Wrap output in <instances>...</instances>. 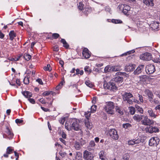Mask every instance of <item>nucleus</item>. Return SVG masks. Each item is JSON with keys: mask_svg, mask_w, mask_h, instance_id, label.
Returning <instances> with one entry per match:
<instances>
[{"mask_svg": "<svg viewBox=\"0 0 160 160\" xmlns=\"http://www.w3.org/2000/svg\"><path fill=\"white\" fill-rule=\"evenodd\" d=\"M51 92L45 91L44 92L42 93V95L44 96H45L49 95L50 94Z\"/></svg>", "mask_w": 160, "mask_h": 160, "instance_id": "nucleus-57", "label": "nucleus"}, {"mask_svg": "<svg viewBox=\"0 0 160 160\" xmlns=\"http://www.w3.org/2000/svg\"><path fill=\"white\" fill-rule=\"evenodd\" d=\"M60 36L57 33H53L52 35V38L53 39H57Z\"/></svg>", "mask_w": 160, "mask_h": 160, "instance_id": "nucleus-45", "label": "nucleus"}, {"mask_svg": "<svg viewBox=\"0 0 160 160\" xmlns=\"http://www.w3.org/2000/svg\"><path fill=\"white\" fill-rule=\"evenodd\" d=\"M60 135L62 136V137L64 139H66L67 137L66 134L63 132Z\"/></svg>", "mask_w": 160, "mask_h": 160, "instance_id": "nucleus-64", "label": "nucleus"}, {"mask_svg": "<svg viewBox=\"0 0 160 160\" xmlns=\"http://www.w3.org/2000/svg\"><path fill=\"white\" fill-rule=\"evenodd\" d=\"M29 77L28 76L25 77L23 81V82L25 84L27 85L29 83Z\"/></svg>", "mask_w": 160, "mask_h": 160, "instance_id": "nucleus-35", "label": "nucleus"}, {"mask_svg": "<svg viewBox=\"0 0 160 160\" xmlns=\"http://www.w3.org/2000/svg\"><path fill=\"white\" fill-rule=\"evenodd\" d=\"M131 127V125L129 123H126L123 124V127L124 128L127 129Z\"/></svg>", "mask_w": 160, "mask_h": 160, "instance_id": "nucleus-47", "label": "nucleus"}, {"mask_svg": "<svg viewBox=\"0 0 160 160\" xmlns=\"http://www.w3.org/2000/svg\"><path fill=\"white\" fill-rule=\"evenodd\" d=\"M9 35L10 37V39L11 41H12L14 38H15L16 36V33L13 30L9 32Z\"/></svg>", "mask_w": 160, "mask_h": 160, "instance_id": "nucleus-23", "label": "nucleus"}, {"mask_svg": "<svg viewBox=\"0 0 160 160\" xmlns=\"http://www.w3.org/2000/svg\"><path fill=\"white\" fill-rule=\"evenodd\" d=\"M114 81L115 83L118 84V82H122L123 80V78L122 77L118 76L114 78Z\"/></svg>", "mask_w": 160, "mask_h": 160, "instance_id": "nucleus-20", "label": "nucleus"}, {"mask_svg": "<svg viewBox=\"0 0 160 160\" xmlns=\"http://www.w3.org/2000/svg\"><path fill=\"white\" fill-rule=\"evenodd\" d=\"M72 123L71 121H68L66 122L65 127V128L68 130H72Z\"/></svg>", "mask_w": 160, "mask_h": 160, "instance_id": "nucleus-25", "label": "nucleus"}, {"mask_svg": "<svg viewBox=\"0 0 160 160\" xmlns=\"http://www.w3.org/2000/svg\"><path fill=\"white\" fill-rule=\"evenodd\" d=\"M81 146L79 142L76 141L74 145V147L77 150H79L81 148Z\"/></svg>", "mask_w": 160, "mask_h": 160, "instance_id": "nucleus-29", "label": "nucleus"}, {"mask_svg": "<svg viewBox=\"0 0 160 160\" xmlns=\"http://www.w3.org/2000/svg\"><path fill=\"white\" fill-rule=\"evenodd\" d=\"M84 10V13L86 15H88L89 13H90L91 11V8H86L83 9Z\"/></svg>", "mask_w": 160, "mask_h": 160, "instance_id": "nucleus-37", "label": "nucleus"}, {"mask_svg": "<svg viewBox=\"0 0 160 160\" xmlns=\"http://www.w3.org/2000/svg\"><path fill=\"white\" fill-rule=\"evenodd\" d=\"M145 66L143 65H139L137 69L134 71L133 73L134 74L138 75L144 69Z\"/></svg>", "mask_w": 160, "mask_h": 160, "instance_id": "nucleus-11", "label": "nucleus"}, {"mask_svg": "<svg viewBox=\"0 0 160 160\" xmlns=\"http://www.w3.org/2000/svg\"><path fill=\"white\" fill-rule=\"evenodd\" d=\"M83 56L86 59L89 58L91 56V53L88 49L86 48H84L82 52Z\"/></svg>", "mask_w": 160, "mask_h": 160, "instance_id": "nucleus-12", "label": "nucleus"}, {"mask_svg": "<svg viewBox=\"0 0 160 160\" xmlns=\"http://www.w3.org/2000/svg\"><path fill=\"white\" fill-rule=\"evenodd\" d=\"M65 121V118L63 117L61 118V119L59 120V122L62 123V124H63Z\"/></svg>", "mask_w": 160, "mask_h": 160, "instance_id": "nucleus-56", "label": "nucleus"}, {"mask_svg": "<svg viewBox=\"0 0 160 160\" xmlns=\"http://www.w3.org/2000/svg\"><path fill=\"white\" fill-rule=\"evenodd\" d=\"M148 112L149 114V116L153 118H155L157 117V115L155 114L151 109H150L148 111Z\"/></svg>", "mask_w": 160, "mask_h": 160, "instance_id": "nucleus-24", "label": "nucleus"}, {"mask_svg": "<svg viewBox=\"0 0 160 160\" xmlns=\"http://www.w3.org/2000/svg\"><path fill=\"white\" fill-rule=\"evenodd\" d=\"M99 158L104 157V152L103 151H102L99 153Z\"/></svg>", "mask_w": 160, "mask_h": 160, "instance_id": "nucleus-61", "label": "nucleus"}, {"mask_svg": "<svg viewBox=\"0 0 160 160\" xmlns=\"http://www.w3.org/2000/svg\"><path fill=\"white\" fill-rule=\"evenodd\" d=\"M72 123V129H73L76 131L80 130L81 126L79 124V121L77 119H72L71 120Z\"/></svg>", "mask_w": 160, "mask_h": 160, "instance_id": "nucleus-4", "label": "nucleus"}, {"mask_svg": "<svg viewBox=\"0 0 160 160\" xmlns=\"http://www.w3.org/2000/svg\"><path fill=\"white\" fill-rule=\"evenodd\" d=\"M143 2L148 7H152L154 6L153 0H143Z\"/></svg>", "mask_w": 160, "mask_h": 160, "instance_id": "nucleus-15", "label": "nucleus"}, {"mask_svg": "<svg viewBox=\"0 0 160 160\" xmlns=\"http://www.w3.org/2000/svg\"><path fill=\"white\" fill-rule=\"evenodd\" d=\"M125 6V5L124 4H121L120 5H119L118 6V8L120 10L123 12Z\"/></svg>", "mask_w": 160, "mask_h": 160, "instance_id": "nucleus-51", "label": "nucleus"}, {"mask_svg": "<svg viewBox=\"0 0 160 160\" xmlns=\"http://www.w3.org/2000/svg\"><path fill=\"white\" fill-rule=\"evenodd\" d=\"M122 97L123 100L124 101H126L127 103L130 104H132V100L130 99L133 97V96L132 93L130 92H125L122 94Z\"/></svg>", "mask_w": 160, "mask_h": 160, "instance_id": "nucleus-3", "label": "nucleus"}, {"mask_svg": "<svg viewBox=\"0 0 160 160\" xmlns=\"http://www.w3.org/2000/svg\"><path fill=\"white\" fill-rule=\"evenodd\" d=\"M138 96L139 98V99L140 101L139 102H143V97H142V96L141 95H140L138 93Z\"/></svg>", "mask_w": 160, "mask_h": 160, "instance_id": "nucleus-50", "label": "nucleus"}, {"mask_svg": "<svg viewBox=\"0 0 160 160\" xmlns=\"http://www.w3.org/2000/svg\"><path fill=\"white\" fill-rule=\"evenodd\" d=\"M143 117V115L135 114L133 117V118L134 120L137 121V122H139L141 121L142 119V118Z\"/></svg>", "mask_w": 160, "mask_h": 160, "instance_id": "nucleus-19", "label": "nucleus"}, {"mask_svg": "<svg viewBox=\"0 0 160 160\" xmlns=\"http://www.w3.org/2000/svg\"><path fill=\"white\" fill-rule=\"evenodd\" d=\"M23 122V121L22 120H20L19 119H17L15 120L16 122L18 124H20L22 123Z\"/></svg>", "mask_w": 160, "mask_h": 160, "instance_id": "nucleus-60", "label": "nucleus"}, {"mask_svg": "<svg viewBox=\"0 0 160 160\" xmlns=\"http://www.w3.org/2000/svg\"><path fill=\"white\" fill-rule=\"evenodd\" d=\"M58 132L59 135H60L63 132V131L62 130V128L61 127L58 128Z\"/></svg>", "mask_w": 160, "mask_h": 160, "instance_id": "nucleus-58", "label": "nucleus"}, {"mask_svg": "<svg viewBox=\"0 0 160 160\" xmlns=\"http://www.w3.org/2000/svg\"><path fill=\"white\" fill-rule=\"evenodd\" d=\"M23 95L26 98H28L32 97V93L28 91H25L22 92Z\"/></svg>", "mask_w": 160, "mask_h": 160, "instance_id": "nucleus-27", "label": "nucleus"}, {"mask_svg": "<svg viewBox=\"0 0 160 160\" xmlns=\"http://www.w3.org/2000/svg\"><path fill=\"white\" fill-rule=\"evenodd\" d=\"M116 74L117 75L125 76L126 77H127L128 76V74H127L126 72H117Z\"/></svg>", "mask_w": 160, "mask_h": 160, "instance_id": "nucleus-40", "label": "nucleus"}, {"mask_svg": "<svg viewBox=\"0 0 160 160\" xmlns=\"http://www.w3.org/2000/svg\"><path fill=\"white\" fill-rule=\"evenodd\" d=\"M93 155L90 152L86 150L83 152V158L85 160H94Z\"/></svg>", "mask_w": 160, "mask_h": 160, "instance_id": "nucleus-10", "label": "nucleus"}, {"mask_svg": "<svg viewBox=\"0 0 160 160\" xmlns=\"http://www.w3.org/2000/svg\"><path fill=\"white\" fill-rule=\"evenodd\" d=\"M5 132L8 136V139H11L13 138V134L12 132L8 126L6 127V130L5 131Z\"/></svg>", "mask_w": 160, "mask_h": 160, "instance_id": "nucleus-14", "label": "nucleus"}, {"mask_svg": "<svg viewBox=\"0 0 160 160\" xmlns=\"http://www.w3.org/2000/svg\"><path fill=\"white\" fill-rule=\"evenodd\" d=\"M140 58L143 60L145 61H149L152 59V55L148 52H146L142 54L140 57Z\"/></svg>", "mask_w": 160, "mask_h": 160, "instance_id": "nucleus-9", "label": "nucleus"}, {"mask_svg": "<svg viewBox=\"0 0 160 160\" xmlns=\"http://www.w3.org/2000/svg\"><path fill=\"white\" fill-rule=\"evenodd\" d=\"M111 72H117L121 70L120 66H112L111 68Z\"/></svg>", "mask_w": 160, "mask_h": 160, "instance_id": "nucleus-22", "label": "nucleus"}, {"mask_svg": "<svg viewBox=\"0 0 160 160\" xmlns=\"http://www.w3.org/2000/svg\"><path fill=\"white\" fill-rule=\"evenodd\" d=\"M145 130L146 132H149L151 133L153 132V127L152 126L147 127L145 128Z\"/></svg>", "mask_w": 160, "mask_h": 160, "instance_id": "nucleus-28", "label": "nucleus"}, {"mask_svg": "<svg viewBox=\"0 0 160 160\" xmlns=\"http://www.w3.org/2000/svg\"><path fill=\"white\" fill-rule=\"evenodd\" d=\"M76 75H78L79 74H80V75H82L83 74L84 72L83 70H81L80 71L79 69H77L76 70Z\"/></svg>", "mask_w": 160, "mask_h": 160, "instance_id": "nucleus-46", "label": "nucleus"}, {"mask_svg": "<svg viewBox=\"0 0 160 160\" xmlns=\"http://www.w3.org/2000/svg\"><path fill=\"white\" fill-rule=\"evenodd\" d=\"M135 107L136 110L140 113L142 114L143 113V110L142 108L137 105L135 106Z\"/></svg>", "mask_w": 160, "mask_h": 160, "instance_id": "nucleus-31", "label": "nucleus"}, {"mask_svg": "<svg viewBox=\"0 0 160 160\" xmlns=\"http://www.w3.org/2000/svg\"><path fill=\"white\" fill-rule=\"evenodd\" d=\"M85 125L87 128L89 129H91L92 128V125H90V123L88 121L85 122Z\"/></svg>", "mask_w": 160, "mask_h": 160, "instance_id": "nucleus-42", "label": "nucleus"}, {"mask_svg": "<svg viewBox=\"0 0 160 160\" xmlns=\"http://www.w3.org/2000/svg\"><path fill=\"white\" fill-rule=\"evenodd\" d=\"M129 110L130 113L132 115H133L135 112V109L133 107H130L129 108Z\"/></svg>", "mask_w": 160, "mask_h": 160, "instance_id": "nucleus-32", "label": "nucleus"}, {"mask_svg": "<svg viewBox=\"0 0 160 160\" xmlns=\"http://www.w3.org/2000/svg\"><path fill=\"white\" fill-rule=\"evenodd\" d=\"M80 144L81 146H82L86 143L85 141L82 139L80 140Z\"/></svg>", "mask_w": 160, "mask_h": 160, "instance_id": "nucleus-62", "label": "nucleus"}, {"mask_svg": "<svg viewBox=\"0 0 160 160\" xmlns=\"http://www.w3.org/2000/svg\"><path fill=\"white\" fill-rule=\"evenodd\" d=\"M130 158V156L128 154H126L123 157V160H128Z\"/></svg>", "mask_w": 160, "mask_h": 160, "instance_id": "nucleus-52", "label": "nucleus"}, {"mask_svg": "<svg viewBox=\"0 0 160 160\" xmlns=\"http://www.w3.org/2000/svg\"><path fill=\"white\" fill-rule=\"evenodd\" d=\"M141 122L142 124L144 125L149 126L154 123L153 120L149 119L147 116L145 115H143Z\"/></svg>", "mask_w": 160, "mask_h": 160, "instance_id": "nucleus-5", "label": "nucleus"}, {"mask_svg": "<svg viewBox=\"0 0 160 160\" xmlns=\"http://www.w3.org/2000/svg\"><path fill=\"white\" fill-rule=\"evenodd\" d=\"M97 108V106L96 105H92L91 108V112L92 113L94 112Z\"/></svg>", "mask_w": 160, "mask_h": 160, "instance_id": "nucleus-43", "label": "nucleus"}, {"mask_svg": "<svg viewBox=\"0 0 160 160\" xmlns=\"http://www.w3.org/2000/svg\"><path fill=\"white\" fill-rule=\"evenodd\" d=\"M59 153L60 155L62 157H65L66 155V153L65 152H63L62 151H60Z\"/></svg>", "mask_w": 160, "mask_h": 160, "instance_id": "nucleus-54", "label": "nucleus"}, {"mask_svg": "<svg viewBox=\"0 0 160 160\" xmlns=\"http://www.w3.org/2000/svg\"><path fill=\"white\" fill-rule=\"evenodd\" d=\"M105 10L106 11L110 13H111V8L109 6H107L106 7H105Z\"/></svg>", "mask_w": 160, "mask_h": 160, "instance_id": "nucleus-53", "label": "nucleus"}, {"mask_svg": "<svg viewBox=\"0 0 160 160\" xmlns=\"http://www.w3.org/2000/svg\"><path fill=\"white\" fill-rule=\"evenodd\" d=\"M78 7V9L80 10H83V7L84 6V4L82 2H80L78 4H77Z\"/></svg>", "mask_w": 160, "mask_h": 160, "instance_id": "nucleus-33", "label": "nucleus"}, {"mask_svg": "<svg viewBox=\"0 0 160 160\" xmlns=\"http://www.w3.org/2000/svg\"><path fill=\"white\" fill-rule=\"evenodd\" d=\"M75 158L73 160H82V154L80 152H76L74 154Z\"/></svg>", "mask_w": 160, "mask_h": 160, "instance_id": "nucleus-16", "label": "nucleus"}, {"mask_svg": "<svg viewBox=\"0 0 160 160\" xmlns=\"http://www.w3.org/2000/svg\"><path fill=\"white\" fill-rule=\"evenodd\" d=\"M11 147H8L7 149L6 152L8 154H10L12 152L13 149L11 148Z\"/></svg>", "mask_w": 160, "mask_h": 160, "instance_id": "nucleus-41", "label": "nucleus"}, {"mask_svg": "<svg viewBox=\"0 0 160 160\" xmlns=\"http://www.w3.org/2000/svg\"><path fill=\"white\" fill-rule=\"evenodd\" d=\"M130 7L128 5H125L123 11V12L124 14L128 15V13L130 10Z\"/></svg>", "mask_w": 160, "mask_h": 160, "instance_id": "nucleus-21", "label": "nucleus"}, {"mask_svg": "<svg viewBox=\"0 0 160 160\" xmlns=\"http://www.w3.org/2000/svg\"><path fill=\"white\" fill-rule=\"evenodd\" d=\"M153 102L156 104H158L159 103V101L158 98H154L153 100Z\"/></svg>", "mask_w": 160, "mask_h": 160, "instance_id": "nucleus-63", "label": "nucleus"}, {"mask_svg": "<svg viewBox=\"0 0 160 160\" xmlns=\"http://www.w3.org/2000/svg\"><path fill=\"white\" fill-rule=\"evenodd\" d=\"M115 107L114 103L111 102L106 103V105L104 107L105 111L107 113L113 114L114 113L113 109Z\"/></svg>", "mask_w": 160, "mask_h": 160, "instance_id": "nucleus-1", "label": "nucleus"}, {"mask_svg": "<svg viewBox=\"0 0 160 160\" xmlns=\"http://www.w3.org/2000/svg\"><path fill=\"white\" fill-rule=\"evenodd\" d=\"M137 140H130L128 142V144L129 145H133L135 144L138 143V142H137Z\"/></svg>", "mask_w": 160, "mask_h": 160, "instance_id": "nucleus-39", "label": "nucleus"}, {"mask_svg": "<svg viewBox=\"0 0 160 160\" xmlns=\"http://www.w3.org/2000/svg\"><path fill=\"white\" fill-rule=\"evenodd\" d=\"M144 92L145 94L148 96V98H153V95L152 92L148 89H146L145 90Z\"/></svg>", "mask_w": 160, "mask_h": 160, "instance_id": "nucleus-26", "label": "nucleus"}, {"mask_svg": "<svg viewBox=\"0 0 160 160\" xmlns=\"http://www.w3.org/2000/svg\"><path fill=\"white\" fill-rule=\"evenodd\" d=\"M84 70L85 72L89 73L91 72L92 71V70L90 69L89 67L88 66H86L85 67Z\"/></svg>", "mask_w": 160, "mask_h": 160, "instance_id": "nucleus-44", "label": "nucleus"}, {"mask_svg": "<svg viewBox=\"0 0 160 160\" xmlns=\"http://www.w3.org/2000/svg\"><path fill=\"white\" fill-rule=\"evenodd\" d=\"M112 23H115V24L121 23H122V21L119 19H112Z\"/></svg>", "mask_w": 160, "mask_h": 160, "instance_id": "nucleus-38", "label": "nucleus"}, {"mask_svg": "<svg viewBox=\"0 0 160 160\" xmlns=\"http://www.w3.org/2000/svg\"><path fill=\"white\" fill-rule=\"evenodd\" d=\"M115 109L116 112L119 113L120 115H122L123 114L124 112L122 109L118 106L115 107Z\"/></svg>", "mask_w": 160, "mask_h": 160, "instance_id": "nucleus-30", "label": "nucleus"}, {"mask_svg": "<svg viewBox=\"0 0 160 160\" xmlns=\"http://www.w3.org/2000/svg\"><path fill=\"white\" fill-rule=\"evenodd\" d=\"M146 71L148 74L153 73L156 71L155 67L152 64L147 65L145 67Z\"/></svg>", "mask_w": 160, "mask_h": 160, "instance_id": "nucleus-7", "label": "nucleus"}, {"mask_svg": "<svg viewBox=\"0 0 160 160\" xmlns=\"http://www.w3.org/2000/svg\"><path fill=\"white\" fill-rule=\"evenodd\" d=\"M160 142L159 138L157 137L152 138L149 141V145L150 146H157Z\"/></svg>", "mask_w": 160, "mask_h": 160, "instance_id": "nucleus-8", "label": "nucleus"}, {"mask_svg": "<svg viewBox=\"0 0 160 160\" xmlns=\"http://www.w3.org/2000/svg\"><path fill=\"white\" fill-rule=\"evenodd\" d=\"M95 146V144L94 141H91L89 143V145L88 147V149L89 151H91L94 149Z\"/></svg>", "mask_w": 160, "mask_h": 160, "instance_id": "nucleus-17", "label": "nucleus"}, {"mask_svg": "<svg viewBox=\"0 0 160 160\" xmlns=\"http://www.w3.org/2000/svg\"><path fill=\"white\" fill-rule=\"evenodd\" d=\"M108 133L109 136L115 140H117L118 138V135L117 130L114 129H111L109 130Z\"/></svg>", "mask_w": 160, "mask_h": 160, "instance_id": "nucleus-6", "label": "nucleus"}, {"mask_svg": "<svg viewBox=\"0 0 160 160\" xmlns=\"http://www.w3.org/2000/svg\"><path fill=\"white\" fill-rule=\"evenodd\" d=\"M153 132H158L159 131V129L155 127H153Z\"/></svg>", "mask_w": 160, "mask_h": 160, "instance_id": "nucleus-59", "label": "nucleus"}, {"mask_svg": "<svg viewBox=\"0 0 160 160\" xmlns=\"http://www.w3.org/2000/svg\"><path fill=\"white\" fill-rule=\"evenodd\" d=\"M153 61L155 63H160V58H157L154 59Z\"/></svg>", "mask_w": 160, "mask_h": 160, "instance_id": "nucleus-55", "label": "nucleus"}, {"mask_svg": "<svg viewBox=\"0 0 160 160\" xmlns=\"http://www.w3.org/2000/svg\"><path fill=\"white\" fill-rule=\"evenodd\" d=\"M159 24L158 22L154 21L151 24V26L152 29L155 30L159 28Z\"/></svg>", "mask_w": 160, "mask_h": 160, "instance_id": "nucleus-18", "label": "nucleus"}, {"mask_svg": "<svg viewBox=\"0 0 160 160\" xmlns=\"http://www.w3.org/2000/svg\"><path fill=\"white\" fill-rule=\"evenodd\" d=\"M135 65L132 64L127 65L125 66V70L127 72H132L134 70Z\"/></svg>", "mask_w": 160, "mask_h": 160, "instance_id": "nucleus-13", "label": "nucleus"}, {"mask_svg": "<svg viewBox=\"0 0 160 160\" xmlns=\"http://www.w3.org/2000/svg\"><path fill=\"white\" fill-rule=\"evenodd\" d=\"M85 84L87 86L90 88H92L94 86L92 83L89 80L86 81L85 82Z\"/></svg>", "mask_w": 160, "mask_h": 160, "instance_id": "nucleus-36", "label": "nucleus"}, {"mask_svg": "<svg viewBox=\"0 0 160 160\" xmlns=\"http://www.w3.org/2000/svg\"><path fill=\"white\" fill-rule=\"evenodd\" d=\"M111 67L110 66H107L104 68V71L106 72H111Z\"/></svg>", "mask_w": 160, "mask_h": 160, "instance_id": "nucleus-48", "label": "nucleus"}, {"mask_svg": "<svg viewBox=\"0 0 160 160\" xmlns=\"http://www.w3.org/2000/svg\"><path fill=\"white\" fill-rule=\"evenodd\" d=\"M50 65L49 64H48L46 66H45L44 67L43 69L45 71H50L51 70V69H50Z\"/></svg>", "mask_w": 160, "mask_h": 160, "instance_id": "nucleus-49", "label": "nucleus"}, {"mask_svg": "<svg viewBox=\"0 0 160 160\" xmlns=\"http://www.w3.org/2000/svg\"><path fill=\"white\" fill-rule=\"evenodd\" d=\"M116 83L112 81L110 82L107 83H105L103 87L105 89H108L111 91L115 92L117 90V87Z\"/></svg>", "mask_w": 160, "mask_h": 160, "instance_id": "nucleus-2", "label": "nucleus"}, {"mask_svg": "<svg viewBox=\"0 0 160 160\" xmlns=\"http://www.w3.org/2000/svg\"><path fill=\"white\" fill-rule=\"evenodd\" d=\"M23 57L27 61H29L31 58V55L27 53H25Z\"/></svg>", "mask_w": 160, "mask_h": 160, "instance_id": "nucleus-34", "label": "nucleus"}]
</instances>
